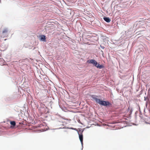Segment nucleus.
<instances>
[{"label":"nucleus","mask_w":150,"mask_h":150,"mask_svg":"<svg viewBox=\"0 0 150 150\" xmlns=\"http://www.w3.org/2000/svg\"><path fill=\"white\" fill-rule=\"evenodd\" d=\"M89 63L92 64L94 65L96 67L100 69H102L103 67V66L102 65H100L94 59L89 60L87 61Z\"/></svg>","instance_id":"nucleus-1"},{"label":"nucleus","mask_w":150,"mask_h":150,"mask_svg":"<svg viewBox=\"0 0 150 150\" xmlns=\"http://www.w3.org/2000/svg\"><path fill=\"white\" fill-rule=\"evenodd\" d=\"M8 30L7 28H4L1 34V37H6L8 36Z\"/></svg>","instance_id":"nucleus-2"},{"label":"nucleus","mask_w":150,"mask_h":150,"mask_svg":"<svg viewBox=\"0 0 150 150\" xmlns=\"http://www.w3.org/2000/svg\"><path fill=\"white\" fill-rule=\"evenodd\" d=\"M97 103L100 105L104 106L109 105L110 104L109 102L101 100L100 99H99V101Z\"/></svg>","instance_id":"nucleus-3"},{"label":"nucleus","mask_w":150,"mask_h":150,"mask_svg":"<svg viewBox=\"0 0 150 150\" xmlns=\"http://www.w3.org/2000/svg\"><path fill=\"white\" fill-rule=\"evenodd\" d=\"M7 46L4 43H2L0 45V50L1 51H4L7 48Z\"/></svg>","instance_id":"nucleus-4"},{"label":"nucleus","mask_w":150,"mask_h":150,"mask_svg":"<svg viewBox=\"0 0 150 150\" xmlns=\"http://www.w3.org/2000/svg\"><path fill=\"white\" fill-rule=\"evenodd\" d=\"M78 134L79 135V139L80 140V141H81V144L82 145H83V135L82 134V132H78Z\"/></svg>","instance_id":"nucleus-5"},{"label":"nucleus","mask_w":150,"mask_h":150,"mask_svg":"<svg viewBox=\"0 0 150 150\" xmlns=\"http://www.w3.org/2000/svg\"><path fill=\"white\" fill-rule=\"evenodd\" d=\"M10 124L11 125V128H13L16 125V122L14 121H11Z\"/></svg>","instance_id":"nucleus-6"},{"label":"nucleus","mask_w":150,"mask_h":150,"mask_svg":"<svg viewBox=\"0 0 150 150\" xmlns=\"http://www.w3.org/2000/svg\"><path fill=\"white\" fill-rule=\"evenodd\" d=\"M91 97L93 98L94 99L96 102L97 103L99 101V99H98L97 98V96H95L94 95H93Z\"/></svg>","instance_id":"nucleus-7"},{"label":"nucleus","mask_w":150,"mask_h":150,"mask_svg":"<svg viewBox=\"0 0 150 150\" xmlns=\"http://www.w3.org/2000/svg\"><path fill=\"white\" fill-rule=\"evenodd\" d=\"M103 19L105 21L108 23H109L111 21L110 19L108 17H104L103 18Z\"/></svg>","instance_id":"nucleus-8"},{"label":"nucleus","mask_w":150,"mask_h":150,"mask_svg":"<svg viewBox=\"0 0 150 150\" xmlns=\"http://www.w3.org/2000/svg\"><path fill=\"white\" fill-rule=\"evenodd\" d=\"M40 39L43 41H45L46 40L45 36L44 35H41L40 36Z\"/></svg>","instance_id":"nucleus-9"},{"label":"nucleus","mask_w":150,"mask_h":150,"mask_svg":"<svg viewBox=\"0 0 150 150\" xmlns=\"http://www.w3.org/2000/svg\"><path fill=\"white\" fill-rule=\"evenodd\" d=\"M0 59H1V61L4 60L2 58H0Z\"/></svg>","instance_id":"nucleus-10"},{"label":"nucleus","mask_w":150,"mask_h":150,"mask_svg":"<svg viewBox=\"0 0 150 150\" xmlns=\"http://www.w3.org/2000/svg\"><path fill=\"white\" fill-rule=\"evenodd\" d=\"M0 57H1V55L0 54Z\"/></svg>","instance_id":"nucleus-11"},{"label":"nucleus","mask_w":150,"mask_h":150,"mask_svg":"<svg viewBox=\"0 0 150 150\" xmlns=\"http://www.w3.org/2000/svg\"><path fill=\"white\" fill-rule=\"evenodd\" d=\"M101 47L103 48V49H104V48H103V47Z\"/></svg>","instance_id":"nucleus-12"},{"label":"nucleus","mask_w":150,"mask_h":150,"mask_svg":"<svg viewBox=\"0 0 150 150\" xmlns=\"http://www.w3.org/2000/svg\"><path fill=\"white\" fill-rule=\"evenodd\" d=\"M101 47L103 48V49H104V48H103V47Z\"/></svg>","instance_id":"nucleus-13"},{"label":"nucleus","mask_w":150,"mask_h":150,"mask_svg":"<svg viewBox=\"0 0 150 150\" xmlns=\"http://www.w3.org/2000/svg\"><path fill=\"white\" fill-rule=\"evenodd\" d=\"M101 47L103 48V49H104V48H103V47Z\"/></svg>","instance_id":"nucleus-14"},{"label":"nucleus","mask_w":150,"mask_h":150,"mask_svg":"<svg viewBox=\"0 0 150 150\" xmlns=\"http://www.w3.org/2000/svg\"><path fill=\"white\" fill-rule=\"evenodd\" d=\"M101 47L103 48V49H104V48H103V47Z\"/></svg>","instance_id":"nucleus-15"},{"label":"nucleus","mask_w":150,"mask_h":150,"mask_svg":"<svg viewBox=\"0 0 150 150\" xmlns=\"http://www.w3.org/2000/svg\"><path fill=\"white\" fill-rule=\"evenodd\" d=\"M1 1V0H0V1Z\"/></svg>","instance_id":"nucleus-16"}]
</instances>
